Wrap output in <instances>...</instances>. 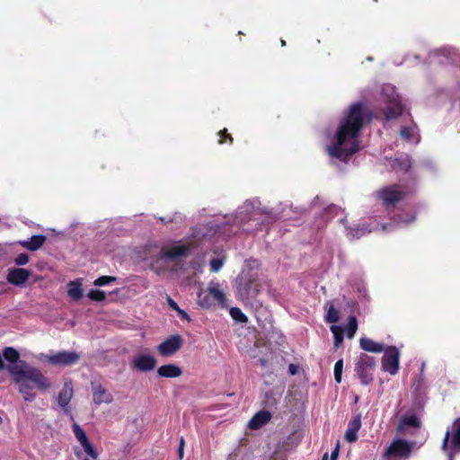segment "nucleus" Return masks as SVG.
<instances>
[{
	"label": "nucleus",
	"mask_w": 460,
	"mask_h": 460,
	"mask_svg": "<svg viewBox=\"0 0 460 460\" xmlns=\"http://www.w3.org/2000/svg\"><path fill=\"white\" fill-rule=\"evenodd\" d=\"M373 112L361 102L351 104L336 131V143L328 146L330 156L346 162L359 150L357 138L364 127L365 120L371 121Z\"/></svg>",
	"instance_id": "obj_1"
},
{
	"label": "nucleus",
	"mask_w": 460,
	"mask_h": 460,
	"mask_svg": "<svg viewBox=\"0 0 460 460\" xmlns=\"http://www.w3.org/2000/svg\"><path fill=\"white\" fill-rule=\"evenodd\" d=\"M9 373L19 386V392L26 402H32L36 398L34 388L46 391L50 388L51 384L42 372L33 367L15 365L8 367Z\"/></svg>",
	"instance_id": "obj_2"
},
{
	"label": "nucleus",
	"mask_w": 460,
	"mask_h": 460,
	"mask_svg": "<svg viewBox=\"0 0 460 460\" xmlns=\"http://www.w3.org/2000/svg\"><path fill=\"white\" fill-rule=\"evenodd\" d=\"M260 287L258 276L252 270H243L236 279V295L245 305H254Z\"/></svg>",
	"instance_id": "obj_3"
},
{
	"label": "nucleus",
	"mask_w": 460,
	"mask_h": 460,
	"mask_svg": "<svg viewBox=\"0 0 460 460\" xmlns=\"http://www.w3.org/2000/svg\"><path fill=\"white\" fill-rule=\"evenodd\" d=\"M410 191L407 186L402 184H392L385 186L376 191V198L386 209L395 208L403 201Z\"/></svg>",
	"instance_id": "obj_4"
},
{
	"label": "nucleus",
	"mask_w": 460,
	"mask_h": 460,
	"mask_svg": "<svg viewBox=\"0 0 460 460\" xmlns=\"http://www.w3.org/2000/svg\"><path fill=\"white\" fill-rule=\"evenodd\" d=\"M376 359L367 354L361 353L355 363V373L363 385H368L374 380Z\"/></svg>",
	"instance_id": "obj_5"
},
{
	"label": "nucleus",
	"mask_w": 460,
	"mask_h": 460,
	"mask_svg": "<svg viewBox=\"0 0 460 460\" xmlns=\"http://www.w3.org/2000/svg\"><path fill=\"white\" fill-rule=\"evenodd\" d=\"M385 354L382 357V369L394 376L399 370V349L394 346H388L384 349Z\"/></svg>",
	"instance_id": "obj_6"
},
{
	"label": "nucleus",
	"mask_w": 460,
	"mask_h": 460,
	"mask_svg": "<svg viewBox=\"0 0 460 460\" xmlns=\"http://www.w3.org/2000/svg\"><path fill=\"white\" fill-rule=\"evenodd\" d=\"M411 453V445L404 439H394L390 446L385 449L384 457H400L407 458Z\"/></svg>",
	"instance_id": "obj_7"
},
{
	"label": "nucleus",
	"mask_w": 460,
	"mask_h": 460,
	"mask_svg": "<svg viewBox=\"0 0 460 460\" xmlns=\"http://www.w3.org/2000/svg\"><path fill=\"white\" fill-rule=\"evenodd\" d=\"M441 449L445 452L448 449H460V418L454 421L452 430L447 429L445 433Z\"/></svg>",
	"instance_id": "obj_8"
},
{
	"label": "nucleus",
	"mask_w": 460,
	"mask_h": 460,
	"mask_svg": "<svg viewBox=\"0 0 460 460\" xmlns=\"http://www.w3.org/2000/svg\"><path fill=\"white\" fill-rule=\"evenodd\" d=\"M182 343L183 341L181 335H172L158 345L157 350L161 356L170 357L180 350Z\"/></svg>",
	"instance_id": "obj_9"
},
{
	"label": "nucleus",
	"mask_w": 460,
	"mask_h": 460,
	"mask_svg": "<svg viewBox=\"0 0 460 460\" xmlns=\"http://www.w3.org/2000/svg\"><path fill=\"white\" fill-rule=\"evenodd\" d=\"M47 361L54 366H71L79 359V355L75 351H59L54 355H46Z\"/></svg>",
	"instance_id": "obj_10"
},
{
	"label": "nucleus",
	"mask_w": 460,
	"mask_h": 460,
	"mask_svg": "<svg viewBox=\"0 0 460 460\" xmlns=\"http://www.w3.org/2000/svg\"><path fill=\"white\" fill-rule=\"evenodd\" d=\"M403 105L398 96H394L387 102V106L383 110V119L389 121L398 119L403 112Z\"/></svg>",
	"instance_id": "obj_11"
},
{
	"label": "nucleus",
	"mask_w": 460,
	"mask_h": 460,
	"mask_svg": "<svg viewBox=\"0 0 460 460\" xmlns=\"http://www.w3.org/2000/svg\"><path fill=\"white\" fill-rule=\"evenodd\" d=\"M190 252V246L186 244L176 245L171 248H163L160 257L164 260L174 261L180 257H186Z\"/></svg>",
	"instance_id": "obj_12"
},
{
	"label": "nucleus",
	"mask_w": 460,
	"mask_h": 460,
	"mask_svg": "<svg viewBox=\"0 0 460 460\" xmlns=\"http://www.w3.org/2000/svg\"><path fill=\"white\" fill-rule=\"evenodd\" d=\"M31 275V271L29 270L23 268H14L11 269L8 271L6 279L9 283L22 287L25 284Z\"/></svg>",
	"instance_id": "obj_13"
},
{
	"label": "nucleus",
	"mask_w": 460,
	"mask_h": 460,
	"mask_svg": "<svg viewBox=\"0 0 460 460\" xmlns=\"http://www.w3.org/2000/svg\"><path fill=\"white\" fill-rule=\"evenodd\" d=\"M156 358L151 355H139L134 358L132 361L133 367L147 372L153 370L156 366Z\"/></svg>",
	"instance_id": "obj_14"
},
{
	"label": "nucleus",
	"mask_w": 460,
	"mask_h": 460,
	"mask_svg": "<svg viewBox=\"0 0 460 460\" xmlns=\"http://www.w3.org/2000/svg\"><path fill=\"white\" fill-rule=\"evenodd\" d=\"M361 428V415L356 414L349 421L348 429L345 432L344 438L349 443H354L358 440V432Z\"/></svg>",
	"instance_id": "obj_15"
},
{
	"label": "nucleus",
	"mask_w": 460,
	"mask_h": 460,
	"mask_svg": "<svg viewBox=\"0 0 460 460\" xmlns=\"http://www.w3.org/2000/svg\"><path fill=\"white\" fill-rule=\"evenodd\" d=\"M93 400L97 405L102 403H111L113 396L102 385H93Z\"/></svg>",
	"instance_id": "obj_16"
},
{
	"label": "nucleus",
	"mask_w": 460,
	"mask_h": 460,
	"mask_svg": "<svg viewBox=\"0 0 460 460\" xmlns=\"http://www.w3.org/2000/svg\"><path fill=\"white\" fill-rule=\"evenodd\" d=\"M74 395V389L72 385V382H66L63 385V388L58 394V402L60 407H62L66 411H67L68 404Z\"/></svg>",
	"instance_id": "obj_17"
},
{
	"label": "nucleus",
	"mask_w": 460,
	"mask_h": 460,
	"mask_svg": "<svg viewBox=\"0 0 460 460\" xmlns=\"http://www.w3.org/2000/svg\"><path fill=\"white\" fill-rule=\"evenodd\" d=\"M271 420V413L269 411H260L256 412L249 421L251 429H259L266 425Z\"/></svg>",
	"instance_id": "obj_18"
},
{
	"label": "nucleus",
	"mask_w": 460,
	"mask_h": 460,
	"mask_svg": "<svg viewBox=\"0 0 460 460\" xmlns=\"http://www.w3.org/2000/svg\"><path fill=\"white\" fill-rule=\"evenodd\" d=\"M157 374L162 377L175 378L182 375V370L175 364H166L157 369Z\"/></svg>",
	"instance_id": "obj_19"
},
{
	"label": "nucleus",
	"mask_w": 460,
	"mask_h": 460,
	"mask_svg": "<svg viewBox=\"0 0 460 460\" xmlns=\"http://www.w3.org/2000/svg\"><path fill=\"white\" fill-rule=\"evenodd\" d=\"M46 239V236L42 234L32 235L29 241L20 242V244L29 251L34 252L44 244Z\"/></svg>",
	"instance_id": "obj_20"
},
{
	"label": "nucleus",
	"mask_w": 460,
	"mask_h": 460,
	"mask_svg": "<svg viewBox=\"0 0 460 460\" xmlns=\"http://www.w3.org/2000/svg\"><path fill=\"white\" fill-rule=\"evenodd\" d=\"M359 345L363 350L373 353H380L385 349V346L383 344L376 342L366 337L359 340Z\"/></svg>",
	"instance_id": "obj_21"
},
{
	"label": "nucleus",
	"mask_w": 460,
	"mask_h": 460,
	"mask_svg": "<svg viewBox=\"0 0 460 460\" xmlns=\"http://www.w3.org/2000/svg\"><path fill=\"white\" fill-rule=\"evenodd\" d=\"M198 304L203 308L215 306L211 295L208 290H201L198 293Z\"/></svg>",
	"instance_id": "obj_22"
},
{
	"label": "nucleus",
	"mask_w": 460,
	"mask_h": 460,
	"mask_svg": "<svg viewBox=\"0 0 460 460\" xmlns=\"http://www.w3.org/2000/svg\"><path fill=\"white\" fill-rule=\"evenodd\" d=\"M67 293L68 296L75 301L81 299L83 296V288L81 283L71 281L68 284Z\"/></svg>",
	"instance_id": "obj_23"
},
{
	"label": "nucleus",
	"mask_w": 460,
	"mask_h": 460,
	"mask_svg": "<svg viewBox=\"0 0 460 460\" xmlns=\"http://www.w3.org/2000/svg\"><path fill=\"white\" fill-rule=\"evenodd\" d=\"M420 419L415 414L404 415L400 420V429L403 427L420 428Z\"/></svg>",
	"instance_id": "obj_24"
},
{
	"label": "nucleus",
	"mask_w": 460,
	"mask_h": 460,
	"mask_svg": "<svg viewBox=\"0 0 460 460\" xmlns=\"http://www.w3.org/2000/svg\"><path fill=\"white\" fill-rule=\"evenodd\" d=\"M3 357L6 361L15 364L20 359V353L13 347H5L3 349Z\"/></svg>",
	"instance_id": "obj_25"
},
{
	"label": "nucleus",
	"mask_w": 460,
	"mask_h": 460,
	"mask_svg": "<svg viewBox=\"0 0 460 460\" xmlns=\"http://www.w3.org/2000/svg\"><path fill=\"white\" fill-rule=\"evenodd\" d=\"M208 292L211 295L212 300L216 305H224L226 298V295L217 288H209Z\"/></svg>",
	"instance_id": "obj_26"
},
{
	"label": "nucleus",
	"mask_w": 460,
	"mask_h": 460,
	"mask_svg": "<svg viewBox=\"0 0 460 460\" xmlns=\"http://www.w3.org/2000/svg\"><path fill=\"white\" fill-rule=\"evenodd\" d=\"M330 329L333 334L334 347L338 348L343 341L344 330L342 327L338 325H332Z\"/></svg>",
	"instance_id": "obj_27"
},
{
	"label": "nucleus",
	"mask_w": 460,
	"mask_h": 460,
	"mask_svg": "<svg viewBox=\"0 0 460 460\" xmlns=\"http://www.w3.org/2000/svg\"><path fill=\"white\" fill-rule=\"evenodd\" d=\"M72 429L75 437L76 438L77 441L81 444V446L89 441L84 430L80 427L79 424L74 423Z\"/></svg>",
	"instance_id": "obj_28"
},
{
	"label": "nucleus",
	"mask_w": 460,
	"mask_h": 460,
	"mask_svg": "<svg viewBox=\"0 0 460 460\" xmlns=\"http://www.w3.org/2000/svg\"><path fill=\"white\" fill-rule=\"evenodd\" d=\"M358 330V320L356 316L350 315L348 319L346 325L347 336L349 339H352Z\"/></svg>",
	"instance_id": "obj_29"
},
{
	"label": "nucleus",
	"mask_w": 460,
	"mask_h": 460,
	"mask_svg": "<svg viewBox=\"0 0 460 460\" xmlns=\"http://www.w3.org/2000/svg\"><path fill=\"white\" fill-rule=\"evenodd\" d=\"M231 317L241 323H246L248 322L247 316L242 312L239 307H232L230 309Z\"/></svg>",
	"instance_id": "obj_30"
},
{
	"label": "nucleus",
	"mask_w": 460,
	"mask_h": 460,
	"mask_svg": "<svg viewBox=\"0 0 460 460\" xmlns=\"http://www.w3.org/2000/svg\"><path fill=\"white\" fill-rule=\"evenodd\" d=\"M87 296L92 301H96V302H102L106 299L105 292L101 289H91L88 292Z\"/></svg>",
	"instance_id": "obj_31"
},
{
	"label": "nucleus",
	"mask_w": 460,
	"mask_h": 460,
	"mask_svg": "<svg viewBox=\"0 0 460 460\" xmlns=\"http://www.w3.org/2000/svg\"><path fill=\"white\" fill-rule=\"evenodd\" d=\"M340 319L339 311L332 305L327 312L325 316V321L329 323H335Z\"/></svg>",
	"instance_id": "obj_32"
},
{
	"label": "nucleus",
	"mask_w": 460,
	"mask_h": 460,
	"mask_svg": "<svg viewBox=\"0 0 460 460\" xmlns=\"http://www.w3.org/2000/svg\"><path fill=\"white\" fill-rule=\"evenodd\" d=\"M218 136H219L218 143L220 145H223L226 143L232 145L234 142L233 137L231 136V134L228 133L226 128L220 130L218 132Z\"/></svg>",
	"instance_id": "obj_33"
},
{
	"label": "nucleus",
	"mask_w": 460,
	"mask_h": 460,
	"mask_svg": "<svg viewBox=\"0 0 460 460\" xmlns=\"http://www.w3.org/2000/svg\"><path fill=\"white\" fill-rule=\"evenodd\" d=\"M342 371H343V360H338L334 365V379L336 383L340 384L342 378Z\"/></svg>",
	"instance_id": "obj_34"
},
{
	"label": "nucleus",
	"mask_w": 460,
	"mask_h": 460,
	"mask_svg": "<svg viewBox=\"0 0 460 460\" xmlns=\"http://www.w3.org/2000/svg\"><path fill=\"white\" fill-rule=\"evenodd\" d=\"M117 280V278L116 277H112V276H102V277H99L97 278L93 284L95 286H99V287H102V286H105V285H108L110 283H112V282H115Z\"/></svg>",
	"instance_id": "obj_35"
},
{
	"label": "nucleus",
	"mask_w": 460,
	"mask_h": 460,
	"mask_svg": "<svg viewBox=\"0 0 460 460\" xmlns=\"http://www.w3.org/2000/svg\"><path fill=\"white\" fill-rule=\"evenodd\" d=\"M82 447L84 448V452L91 456L93 460H96L98 457V453L93 447L92 443L88 441L85 444L82 445Z\"/></svg>",
	"instance_id": "obj_36"
},
{
	"label": "nucleus",
	"mask_w": 460,
	"mask_h": 460,
	"mask_svg": "<svg viewBox=\"0 0 460 460\" xmlns=\"http://www.w3.org/2000/svg\"><path fill=\"white\" fill-rule=\"evenodd\" d=\"M400 136L405 140H411L412 138V128L405 126L400 129Z\"/></svg>",
	"instance_id": "obj_37"
},
{
	"label": "nucleus",
	"mask_w": 460,
	"mask_h": 460,
	"mask_svg": "<svg viewBox=\"0 0 460 460\" xmlns=\"http://www.w3.org/2000/svg\"><path fill=\"white\" fill-rule=\"evenodd\" d=\"M223 266V261L220 259L214 258L210 261V270L217 272Z\"/></svg>",
	"instance_id": "obj_38"
},
{
	"label": "nucleus",
	"mask_w": 460,
	"mask_h": 460,
	"mask_svg": "<svg viewBox=\"0 0 460 460\" xmlns=\"http://www.w3.org/2000/svg\"><path fill=\"white\" fill-rule=\"evenodd\" d=\"M401 170L408 172L411 167V160L408 157L398 160Z\"/></svg>",
	"instance_id": "obj_39"
},
{
	"label": "nucleus",
	"mask_w": 460,
	"mask_h": 460,
	"mask_svg": "<svg viewBox=\"0 0 460 460\" xmlns=\"http://www.w3.org/2000/svg\"><path fill=\"white\" fill-rule=\"evenodd\" d=\"M29 261V255L26 254V253H20L15 259H14V262L19 265V266H22V265H25L27 264Z\"/></svg>",
	"instance_id": "obj_40"
},
{
	"label": "nucleus",
	"mask_w": 460,
	"mask_h": 460,
	"mask_svg": "<svg viewBox=\"0 0 460 460\" xmlns=\"http://www.w3.org/2000/svg\"><path fill=\"white\" fill-rule=\"evenodd\" d=\"M177 314H178V316L182 320V321H186V322H190V317L189 315V314L187 312H185L184 310H182L181 308H178V310H176Z\"/></svg>",
	"instance_id": "obj_41"
},
{
	"label": "nucleus",
	"mask_w": 460,
	"mask_h": 460,
	"mask_svg": "<svg viewBox=\"0 0 460 460\" xmlns=\"http://www.w3.org/2000/svg\"><path fill=\"white\" fill-rule=\"evenodd\" d=\"M184 445H185L184 438L181 437L180 439V444H179L178 450H177L178 456H179L180 460H182L183 456H184Z\"/></svg>",
	"instance_id": "obj_42"
},
{
	"label": "nucleus",
	"mask_w": 460,
	"mask_h": 460,
	"mask_svg": "<svg viewBox=\"0 0 460 460\" xmlns=\"http://www.w3.org/2000/svg\"><path fill=\"white\" fill-rule=\"evenodd\" d=\"M167 304L169 307L173 311L178 310V308L180 307L178 304L170 296H167Z\"/></svg>",
	"instance_id": "obj_43"
},
{
	"label": "nucleus",
	"mask_w": 460,
	"mask_h": 460,
	"mask_svg": "<svg viewBox=\"0 0 460 460\" xmlns=\"http://www.w3.org/2000/svg\"><path fill=\"white\" fill-rule=\"evenodd\" d=\"M339 452H340V442L338 441L335 448L332 452L331 460H337L338 456H339Z\"/></svg>",
	"instance_id": "obj_44"
},
{
	"label": "nucleus",
	"mask_w": 460,
	"mask_h": 460,
	"mask_svg": "<svg viewBox=\"0 0 460 460\" xmlns=\"http://www.w3.org/2000/svg\"><path fill=\"white\" fill-rule=\"evenodd\" d=\"M288 370L291 375H296V366L294 364H290L288 367Z\"/></svg>",
	"instance_id": "obj_45"
},
{
	"label": "nucleus",
	"mask_w": 460,
	"mask_h": 460,
	"mask_svg": "<svg viewBox=\"0 0 460 460\" xmlns=\"http://www.w3.org/2000/svg\"><path fill=\"white\" fill-rule=\"evenodd\" d=\"M258 362L259 364L261 366V367H266L267 366V359L263 358H261L258 359Z\"/></svg>",
	"instance_id": "obj_46"
},
{
	"label": "nucleus",
	"mask_w": 460,
	"mask_h": 460,
	"mask_svg": "<svg viewBox=\"0 0 460 460\" xmlns=\"http://www.w3.org/2000/svg\"><path fill=\"white\" fill-rule=\"evenodd\" d=\"M356 232H357V234H353V236H356V235H357V237H359V236H358V233H359V232H362V230H361V229H357V230H356Z\"/></svg>",
	"instance_id": "obj_47"
},
{
	"label": "nucleus",
	"mask_w": 460,
	"mask_h": 460,
	"mask_svg": "<svg viewBox=\"0 0 460 460\" xmlns=\"http://www.w3.org/2000/svg\"><path fill=\"white\" fill-rule=\"evenodd\" d=\"M323 460H328V453H325L323 456Z\"/></svg>",
	"instance_id": "obj_48"
},
{
	"label": "nucleus",
	"mask_w": 460,
	"mask_h": 460,
	"mask_svg": "<svg viewBox=\"0 0 460 460\" xmlns=\"http://www.w3.org/2000/svg\"><path fill=\"white\" fill-rule=\"evenodd\" d=\"M160 220H161L162 222H164V223H165V222H166V221H165V218H164V217H161V218H160Z\"/></svg>",
	"instance_id": "obj_49"
},
{
	"label": "nucleus",
	"mask_w": 460,
	"mask_h": 460,
	"mask_svg": "<svg viewBox=\"0 0 460 460\" xmlns=\"http://www.w3.org/2000/svg\"><path fill=\"white\" fill-rule=\"evenodd\" d=\"M281 44H282V46H285L286 45L285 40H281Z\"/></svg>",
	"instance_id": "obj_50"
},
{
	"label": "nucleus",
	"mask_w": 460,
	"mask_h": 460,
	"mask_svg": "<svg viewBox=\"0 0 460 460\" xmlns=\"http://www.w3.org/2000/svg\"><path fill=\"white\" fill-rule=\"evenodd\" d=\"M84 460H89V459L85 458V459H84Z\"/></svg>",
	"instance_id": "obj_51"
}]
</instances>
